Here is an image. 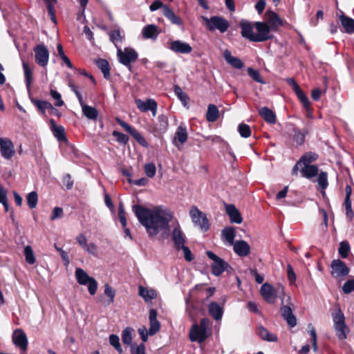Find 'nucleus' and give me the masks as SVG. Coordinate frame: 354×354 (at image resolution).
<instances>
[{
	"instance_id": "obj_1",
	"label": "nucleus",
	"mask_w": 354,
	"mask_h": 354,
	"mask_svg": "<svg viewBox=\"0 0 354 354\" xmlns=\"http://www.w3.org/2000/svg\"><path fill=\"white\" fill-rule=\"evenodd\" d=\"M133 211L139 222L146 228L150 237L160 233L162 239L169 236V223L173 218V214L167 207L157 206L149 209L140 205H134Z\"/></svg>"
},
{
	"instance_id": "obj_2",
	"label": "nucleus",
	"mask_w": 354,
	"mask_h": 354,
	"mask_svg": "<svg viewBox=\"0 0 354 354\" xmlns=\"http://www.w3.org/2000/svg\"><path fill=\"white\" fill-rule=\"evenodd\" d=\"M261 294L264 299L270 304H273L277 297L281 299L283 303L285 297L284 287L278 284L276 288H274L272 285L266 283L261 287Z\"/></svg>"
},
{
	"instance_id": "obj_3",
	"label": "nucleus",
	"mask_w": 354,
	"mask_h": 354,
	"mask_svg": "<svg viewBox=\"0 0 354 354\" xmlns=\"http://www.w3.org/2000/svg\"><path fill=\"white\" fill-rule=\"evenodd\" d=\"M75 274L77 282L80 285H87L88 292L91 295H94L97 289V283L96 280L88 276V274L80 268H76Z\"/></svg>"
},
{
	"instance_id": "obj_4",
	"label": "nucleus",
	"mask_w": 354,
	"mask_h": 354,
	"mask_svg": "<svg viewBox=\"0 0 354 354\" xmlns=\"http://www.w3.org/2000/svg\"><path fill=\"white\" fill-rule=\"evenodd\" d=\"M189 216L192 222L203 232H207L209 229V220L205 213L201 212L196 206H192L189 210Z\"/></svg>"
},
{
	"instance_id": "obj_5",
	"label": "nucleus",
	"mask_w": 354,
	"mask_h": 354,
	"mask_svg": "<svg viewBox=\"0 0 354 354\" xmlns=\"http://www.w3.org/2000/svg\"><path fill=\"white\" fill-rule=\"evenodd\" d=\"M333 320L335 333L338 339L340 340L346 339L348 328L345 323V317L340 309H338L335 313L333 314Z\"/></svg>"
},
{
	"instance_id": "obj_6",
	"label": "nucleus",
	"mask_w": 354,
	"mask_h": 354,
	"mask_svg": "<svg viewBox=\"0 0 354 354\" xmlns=\"http://www.w3.org/2000/svg\"><path fill=\"white\" fill-rule=\"evenodd\" d=\"M207 256L213 261L212 264V273L215 276L221 275L224 271L232 270L230 266L223 259L216 255L212 251H207Z\"/></svg>"
},
{
	"instance_id": "obj_7",
	"label": "nucleus",
	"mask_w": 354,
	"mask_h": 354,
	"mask_svg": "<svg viewBox=\"0 0 354 354\" xmlns=\"http://www.w3.org/2000/svg\"><path fill=\"white\" fill-rule=\"evenodd\" d=\"M203 19L205 21L207 29L210 31L216 29L221 32H225L230 27V24L227 20L221 17L213 16L209 19L204 17Z\"/></svg>"
},
{
	"instance_id": "obj_8",
	"label": "nucleus",
	"mask_w": 354,
	"mask_h": 354,
	"mask_svg": "<svg viewBox=\"0 0 354 354\" xmlns=\"http://www.w3.org/2000/svg\"><path fill=\"white\" fill-rule=\"evenodd\" d=\"M117 56L121 64L128 66L129 68L131 69V64L138 59V55L133 48H125L124 50H122L120 48H118Z\"/></svg>"
},
{
	"instance_id": "obj_9",
	"label": "nucleus",
	"mask_w": 354,
	"mask_h": 354,
	"mask_svg": "<svg viewBox=\"0 0 354 354\" xmlns=\"http://www.w3.org/2000/svg\"><path fill=\"white\" fill-rule=\"evenodd\" d=\"M254 27L257 31L254 35V42H263L273 37L270 34L272 28L265 22L257 21L254 23Z\"/></svg>"
},
{
	"instance_id": "obj_10",
	"label": "nucleus",
	"mask_w": 354,
	"mask_h": 354,
	"mask_svg": "<svg viewBox=\"0 0 354 354\" xmlns=\"http://www.w3.org/2000/svg\"><path fill=\"white\" fill-rule=\"evenodd\" d=\"M331 275L335 278L346 277L350 272L349 268L340 259H334L331 264Z\"/></svg>"
},
{
	"instance_id": "obj_11",
	"label": "nucleus",
	"mask_w": 354,
	"mask_h": 354,
	"mask_svg": "<svg viewBox=\"0 0 354 354\" xmlns=\"http://www.w3.org/2000/svg\"><path fill=\"white\" fill-rule=\"evenodd\" d=\"M0 153L6 160L11 159L15 153V146L12 141L8 138H0Z\"/></svg>"
},
{
	"instance_id": "obj_12",
	"label": "nucleus",
	"mask_w": 354,
	"mask_h": 354,
	"mask_svg": "<svg viewBox=\"0 0 354 354\" xmlns=\"http://www.w3.org/2000/svg\"><path fill=\"white\" fill-rule=\"evenodd\" d=\"M117 123L120 125L125 131L130 133L135 140L142 146L147 147L148 143L145 138L134 128L130 126L128 123L125 122L119 118H116Z\"/></svg>"
},
{
	"instance_id": "obj_13",
	"label": "nucleus",
	"mask_w": 354,
	"mask_h": 354,
	"mask_svg": "<svg viewBox=\"0 0 354 354\" xmlns=\"http://www.w3.org/2000/svg\"><path fill=\"white\" fill-rule=\"evenodd\" d=\"M35 62L41 66H46L49 59V52L44 44H38L34 48Z\"/></svg>"
},
{
	"instance_id": "obj_14",
	"label": "nucleus",
	"mask_w": 354,
	"mask_h": 354,
	"mask_svg": "<svg viewBox=\"0 0 354 354\" xmlns=\"http://www.w3.org/2000/svg\"><path fill=\"white\" fill-rule=\"evenodd\" d=\"M187 127L184 124H180L176 129L172 142L178 149H180L187 142Z\"/></svg>"
},
{
	"instance_id": "obj_15",
	"label": "nucleus",
	"mask_w": 354,
	"mask_h": 354,
	"mask_svg": "<svg viewBox=\"0 0 354 354\" xmlns=\"http://www.w3.org/2000/svg\"><path fill=\"white\" fill-rule=\"evenodd\" d=\"M136 104L140 111L147 112L150 111L153 116H156L158 104L153 99H148L146 101L138 99L136 100Z\"/></svg>"
},
{
	"instance_id": "obj_16",
	"label": "nucleus",
	"mask_w": 354,
	"mask_h": 354,
	"mask_svg": "<svg viewBox=\"0 0 354 354\" xmlns=\"http://www.w3.org/2000/svg\"><path fill=\"white\" fill-rule=\"evenodd\" d=\"M169 49L176 53L189 54L192 51L189 44L180 40L171 41L169 42Z\"/></svg>"
},
{
	"instance_id": "obj_17",
	"label": "nucleus",
	"mask_w": 354,
	"mask_h": 354,
	"mask_svg": "<svg viewBox=\"0 0 354 354\" xmlns=\"http://www.w3.org/2000/svg\"><path fill=\"white\" fill-rule=\"evenodd\" d=\"M171 238L176 250H180V248H183V246L185 245L186 236L178 223H177L171 232Z\"/></svg>"
},
{
	"instance_id": "obj_18",
	"label": "nucleus",
	"mask_w": 354,
	"mask_h": 354,
	"mask_svg": "<svg viewBox=\"0 0 354 354\" xmlns=\"http://www.w3.org/2000/svg\"><path fill=\"white\" fill-rule=\"evenodd\" d=\"M209 335V333L202 330L197 324H194L192 326L189 331V339L192 342L202 343Z\"/></svg>"
},
{
	"instance_id": "obj_19",
	"label": "nucleus",
	"mask_w": 354,
	"mask_h": 354,
	"mask_svg": "<svg viewBox=\"0 0 354 354\" xmlns=\"http://www.w3.org/2000/svg\"><path fill=\"white\" fill-rule=\"evenodd\" d=\"M14 344L22 351H26L28 347V339L26 333L21 329H16L12 335Z\"/></svg>"
},
{
	"instance_id": "obj_20",
	"label": "nucleus",
	"mask_w": 354,
	"mask_h": 354,
	"mask_svg": "<svg viewBox=\"0 0 354 354\" xmlns=\"http://www.w3.org/2000/svg\"><path fill=\"white\" fill-rule=\"evenodd\" d=\"M239 26L241 29V36L250 41L254 42L255 33L253 31V26L248 20L243 19L239 23Z\"/></svg>"
},
{
	"instance_id": "obj_21",
	"label": "nucleus",
	"mask_w": 354,
	"mask_h": 354,
	"mask_svg": "<svg viewBox=\"0 0 354 354\" xmlns=\"http://www.w3.org/2000/svg\"><path fill=\"white\" fill-rule=\"evenodd\" d=\"M281 313V316L290 327H294L297 325L296 317L293 315L292 308L290 306L282 305Z\"/></svg>"
},
{
	"instance_id": "obj_22",
	"label": "nucleus",
	"mask_w": 354,
	"mask_h": 354,
	"mask_svg": "<svg viewBox=\"0 0 354 354\" xmlns=\"http://www.w3.org/2000/svg\"><path fill=\"white\" fill-rule=\"evenodd\" d=\"M160 32L158 26L154 24L147 25L142 30V35L147 39L156 40Z\"/></svg>"
},
{
	"instance_id": "obj_23",
	"label": "nucleus",
	"mask_w": 354,
	"mask_h": 354,
	"mask_svg": "<svg viewBox=\"0 0 354 354\" xmlns=\"http://www.w3.org/2000/svg\"><path fill=\"white\" fill-rule=\"evenodd\" d=\"M232 245L234 252L240 257H246L250 252V246L245 241H236Z\"/></svg>"
},
{
	"instance_id": "obj_24",
	"label": "nucleus",
	"mask_w": 354,
	"mask_h": 354,
	"mask_svg": "<svg viewBox=\"0 0 354 354\" xmlns=\"http://www.w3.org/2000/svg\"><path fill=\"white\" fill-rule=\"evenodd\" d=\"M149 322L150 327L149 329V335H153L159 331L160 328V322L157 319V312L155 309H151L149 310Z\"/></svg>"
},
{
	"instance_id": "obj_25",
	"label": "nucleus",
	"mask_w": 354,
	"mask_h": 354,
	"mask_svg": "<svg viewBox=\"0 0 354 354\" xmlns=\"http://www.w3.org/2000/svg\"><path fill=\"white\" fill-rule=\"evenodd\" d=\"M225 209L227 215L230 217V221L232 223L240 224L243 221V218L237 209V208L232 204L226 205Z\"/></svg>"
},
{
	"instance_id": "obj_26",
	"label": "nucleus",
	"mask_w": 354,
	"mask_h": 354,
	"mask_svg": "<svg viewBox=\"0 0 354 354\" xmlns=\"http://www.w3.org/2000/svg\"><path fill=\"white\" fill-rule=\"evenodd\" d=\"M266 19L268 24L270 25V28L272 30H277L279 26L283 25L281 19L279 18L278 15L273 11L268 10L266 14Z\"/></svg>"
},
{
	"instance_id": "obj_27",
	"label": "nucleus",
	"mask_w": 354,
	"mask_h": 354,
	"mask_svg": "<svg viewBox=\"0 0 354 354\" xmlns=\"http://www.w3.org/2000/svg\"><path fill=\"white\" fill-rule=\"evenodd\" d=\"M51 124V130L54 136L59 142H67L68 140L65 135L64 128L62 126H57L53 119L50 120Z\"/></svg>"
},
{
	"instance_id": "obj_28",
	"label": "nucleus",
	"mask_w": 354,
	"mask_h": 354,
	"mask_svg": "<svg viewBox=\"0 0 354 354\" xmlns=\"http://www.w3.org/2000/svg\"><path fill=\"white\" fill-rule=\"evenodd\" d=\"M209 315L216 320L219 321L223 315V308L216 302H211L208 305Z\"/></svg>"
},
{
	"instance_id": "obj_29",
	"label": "nucleus",
	"mask_w": 354,
	"mask_h": 354,
	"mask_svg": "<svg viewBox=\"0 0 354 354\" xmlns=\"http://www.w3.org/2000/svg\"><path fill=\"white\" fill-rule=\"evenodd\" d=\"M259 115L263 118V120L269 124L276 123V115L275 113L267 106H263L259 110Z\"/></svg>"
},
{
	"instance_id": "obj_30",
	"label": "nucleus",
	"mask_w": 354,
	"mask_h": 354,
	"mask_svg": "<svg viewBox=\"0 0 354 354\" xmlns=\"http://www.w3.org/2000/svg\"><path fill=\"white\" fill-rule=\"evenodd\" d=\"M223 57L226 62L234 68L241 69L243 67V62L240 59L232 56L230 50H225L223 53Z\"/></svg>"
},
{
	"instance_id": "obj_31",
	"label": "nucleus",
	"mask_w": 354,
	"mask_h": 354,
	"mask_svg": "<svg viewBox=\"0 0 354 354\" xmlns=\"http://www.w3.org/2000/svg\"><path fill=\"white\" fill-rule=\"evenodd\" d=\"M339 18L344 31L348 34L354 33V20L344 13H342Z\"/></svg>"
},
{
	"instance_id": "obj_32",
	"label": "nucleus",
	"mask_w": 354,
	"mask_h": 354,
	"mask_svg": "<svg viewBox=\"0 0 354 354\" xmlns=\"http://www.w3.org/2000/svg\"><path fill=\"white\" fill-rule=\"evenodd\" d=\"M319 169L317 165H304L301 169V174L303 178L310 179L318 175Z\"/></svg>"
},
{
	"instance_id": "obj_33",
	"label": "nucleus",
	"mask_w": 354,
	"mask_h": 354,
	"mask_svg": "<svg viewBox=\"0 0 354 354\" xmlns=\"http://www.w3.org/2000/svg\"><path fill=\"white\" fill-rule=\"evenodd\" d=\"M162 15L170 21L173 24L181 26L183 24L181 19L179 17L171 10V9L167 6H165L162 10Z\"/></svg>"
},
{
	"instance_id": "obj_34",
	"label": "nucleus",
	"mask_w": 354,
	"mask_h": 354,
	"mask_svg": "<svg viewBox=\"0 0 354 354\" xmlns=\"http://www.w3.org/2000/svg\"><path fill=\"white\" fill-rule=\"evenodd\" d=\"M235 236H236L235 230L233 227H225L221 232L222 238L230 245H232L234 243Z\"/></svg>"
},
{
	"instance_id": "obj_35",
	"label": "nucleus",
	"mask_w": 354,
	"mask_h": 354,
	"mask_svg": "<svg viewBox=\"0 0 354 354\" xmlns=\"http://www.w3.org/2000/svg\"><path fill=\"white\" fill-rule=\"evenodd\" d=\"M257 333L263 340L271 342H275L277 341V336L274 333H270L266 328L262 326L258 327Z\"/></svg>"
},
{
	"instance_id": "obj_36",
	"label": "nucleus",
	"mask_w": 354,
	"mask_h": 354,
	"mask_svg": "<svg viewBox=\"0 0 354 354\" xmlns=\"http://www.w3.org/2000/svg\"><path fill=\"white\" fill-rule=\"evenodd\" d=\"M139 295L142 297L145 301L148 302L155 299L157 294L153 289H149L140 286L139 287Z\"/></svg>"
},
{
	"instance_id": "obj_37",
	"label": "nucleus",
	"mask_w": 354,
	"mask_h": 354,
	"mask_svg": "<svg viewBox=\"0 0 354 354\" xmlns=\"http://www.w3.org/2000/svg\"><path fill=\"white\" fill-rule=\"evenodd\" d=\"M83 114L89 120H95L97 118V110L89 105L85 104L84 102L80 104Z\"/></svg>"
},
{
	"instance_id": "obj_38",
	"label": "nucleus",
	"mask_w": 354,
	"mask_h": 354,
	"mask_svg": "<svg viewBox=\"0 0 354 354\" xmlns=\"http://www.w3.org/2000/svg\"><path fill=\"white\" fill-rule=\"evenodd\" d=\"M30 100L43 115H46V110H49V108H51V104L47 101L35 98H32Z\"/></svg>"
},
{
	"instance_id": "obj_39",
	"label": "nucleus",
	"mask_w": 354,
	"mask_h": 354,
	"mask_svg": "<svg viewBox=\"0 0 354 354\" xmlns=\"http://www.w3.org/2000/svg\"><path fill=\"white\" fill-rule=\"evenodd\" d=\"M219 111L216 106L209 104L206 113V119L209 122H214L218 118Z\"/></svg>"
},
{
	"instance_id": "obj_40",
	"label": "nucleus",
	"mask_w": 354,
	"mask_h": 354,
	"mask_svg": "<svg viewBox=\"0 0 354 354\" xmlns=\"http://www.w3.org/2000/svg\"><path fill=\"white\" fill-rule=\"evenodd\" d=\"M97 67L102 71L104 77L106 80L110 77V67L109 62L104 59H98L96 60Z\"/></svg>"
},
{
	"instance_id": "obj_41",
	"label": "nucleus",
	"mask_w": 354,
	"mask_h": 354,
	"mask_svg": "<svg viewBox=\"0 0 354 354\" xmlns=\"http://www.w3.org/2000/svg\"><path fill=\"white\" fill-rule=\"evenodd\" d=\"M22 66L24 71L26 85L28 90H30L32 80V72L28 63L23 61Z\"/></svg>"
},
{
	"instance_id": "obj_42",
	"label": "nucleus",
	"mask_w": 354,
	"mask_h": 354,
	"mask_svg": "<svg viewBox=\"0 0 354 354\" xmlns=\"http://www.w3.org/2000/svg\"><path fill=\"white\" fill-rule=\"evenodd\" d=\"M317 158L318 155L316 153L309 151L300 158L299 163H302L304 165H309L311 162L317 160Z\"/></svg>"
},
{
	"instance_id": "obj_43",
	"label": "nucleus",
	"mask_w": 354,
	"mask_h": 354,
	"mask_svg": "<svg viewBox=\"0 0 354 354\" xmlns=\"http://www.w3.org/2000/svg\"><path fill=\"white\" fill-rule=\"evenodd\" d=\"M168 128V118L165 115H160L158 118V124H156V130L160 133H165Z\"/></svg>"
},
{
	"instance_id": "obj_44",
	"label": "nucleus",
	"mask_w": 354,
	"mask_h": 354,
	"mask_svg": "<svg viewBox=\"0 0 354 354\" xmlns=\"http://www.w3.org/2000/svg\"><path fill=\"white\" fill-rule=\"evenodd\" d=\"M317 183L322 190L324 191L328 186V174L326 171L318 173Z\"/></svg>"
},
{
	"instance_id": "obj_45",
	"label": "nucleus",
	"mask_w": 354,
	"mask_h": 354,
	"mask_svg": "<svg viewBox=\"0 0 354 354\" xmlns=\"http://www.w3.org/2000/svg\"><path fill=\"white\" fill-rule=\"evenodd\" d=\"M174 91L175 95L182 102V103L184 105H186L187 101L189 100L188 95L182 90V88L178 85H175L174 86Z\"/></svg>"
},
{
	"instance_id": "obj_46",
	"label": "nucleus",
	"mask_w": 354,
	"mask_h": 354,
	"mask_svg": "<svg viewBox=\"0 0 354 354\" xmlns=\"http://www.w3.org/2000/svg\"><path fill=\"white\" fill-rule=\"evenodd\" d=\"M248 75L255 82H259L262 84H265L266 82L262 78L260 73L257 70H254L251 67L248 68L247 69Z\"/></svg>"
},
{
	"instance_id": "obj_47",
	"label": "nucleus",
	"mask_w": 354,
	"mask_h": 354,
	"mask_svg": "<svg viewBox=\"0 0 354 354\" xmlns=\"http://www.w3.org/2000/svg\"><path fill=\"white\" fill-rule=\"evenodd\" d=\"M292 131L294 140L298 145H303L305 142V133L295 127H293Z\"/></svg>"
},
{
	"instance_id": "obj_48",
	"label": "nucleus",
	"mask_w": 354,
	"mask_h": 354,
	"mask_svg": "<svg viewBox=\"0 0 354 354\" xmlns=\"http://www.w3.org/2000/svg\"><path fill=\"white\" fill-rule=\"evenodd\" d=\"M109 36L111 41L113 42L117 48H118L117 46L118 42H121L123 39V36L122 35L120 30L117 29L110 31L109 32Z\"/></svg>"
},
{
	"instance_id": "obj_49",
	"label": "nucleus",
	"mask_w": 354,
	"mask_h": 354,
	"mask_svg": "<svg viewBox=\"0 0 354 354\" xmlns=\"http://www.w3.org/2000/svg\"><path fill=\"white\" fill-rule=\"evenodd\" d=\"M351 248L348 242L342 241L339 244L338 252L342 258L346 259L348 256Z\"/></svg>"
},
{
	"instance_id": "obj_50",
	"label": "nucleus",
	"mask_w": 354,
	"mask_h": 354,
	"mask_svg": "<svg viewBox=\"0 0 354 354\" xmlns=\"http://www.w3.org/2000/svg\"><path fill=\"white\" fill-rule=\"evenodd\" d=\"M133 329L130 327H127L122 330V341L123 344L129 345L132 341V333Z\"/></svg>"
},
{
	"instance_id": "obj_51",
	"label": "nucleus",
	"mask_w": 354,
	"mask_h": 354,
	"mask_svg": "<svg viewBox=\"0 0 354 354\" xmlns=\"http://www.w3.org/2000/svg\"><path fill=\"white\" fill-rule=\"evenodd\" d=\"M295 93L297 95L298 99L303 104L305 109H308L310 108V102L308 98L303 92V91L299 88L298 90L295 91Z\"/></svg>"
},
{
	"instance_id": "obj_52",
	"label": "nucleus",
	"mask_w": 354,
	"mask_h": 354,
	"mask_svg": "<svg viewBox=\"0 0 354 354\" xmlns=\"http://www.w3.org/2000/svg\"><path fill=\"white\" fill-rule=\"evenodd\" d=\"M24 255L28 263L32 265L35 263V258L32 248L27 245L24 248Z\"/></svg>"
},
{
	"instance_id": "obj_53",
	"label": "nucleus",
	"mask_w": 354,
	"mask_h": 354,
	"mask_svg": "<svg viewBox=\"0 0 354 354\" xmlns=\"http://www.w3.org/2000/svg\"><path fill=\"white\" fill-rule=\"evenodd\" d=\"M28 205L30 209H33L37 206L38 201V196L36 192H31L26 197Z\"/></svg>"
},
{
	"instance_id": "obj_54",
	"label": "nucleus",
	"mask_w": 354,
	"mask_h": 354,
	"mask_svg": "<svg viewBox=\"0 0 354 354\" xmlns=\"http://www.w3.org/2000/svg\"><path fill=\"white\" fill-rule=\"evenodd\" d=\"M238 131L241 136L243 138H248L251 135L250 126L245 123H241L239 125Z\"/></svg>"
},
{
	"instance_id": "obj_55",
	"label": "nucleus",
	"mask_w": 354,
	"mask_h": 354,
	"mask_svg": "<svg viewBox=\"0 0 354 354\" xmlns=\"http://www.w3.org/2000/svg\"><path fill=\"white\" fill-rule=\"evenodd\" d=\"M109 343L120 353H121L122 352V349L121 345L120 344V339L118 335H114V334L111 335L109 336Z\"/></svg>"
},
{
	"instance_id": "obj_56",
	"label": "nucleus",
	"mask_w": 354,
	"mask_h": 354,
	"mask_svg": "<svg viewBox=\"0 0 354 354\" xmlns=\"http://www.w3.org/2000/svg\"><path fill=\"white\" fill-rule=\"evenodd\" d=\"M112 134L115 138L116 141L121 145H127L129 142V137L121 132L113 131Z\"/></svg>"
},
{
	"instance_id": "obj_57",
	"label": "nucleus",
	"mask_w": 354,
	"mask_h": 354,
	"mask_svg": "<svg viewBox=\"0 0 354 354\" xmlns=\"http://www.w3.org/2000/svg\"><path fill=\"white\" fill-rule=\"evenodd\" d=\"M57 0L45 1L46 3L48 14L51 17V20L55 23L56 22V19H55V10L54 9V4H55L57 3Z\"/></svg>"
},
{
	"instance_id": "obj_58",
	"label": "nucleus",
	"mask_w": 354,
	"mask_h": 354,
	"mask_svg": "<svg viewBox=\"0 0 354 354\" xmlns=\"http://www.w3.org/2000/svg\"><path fill=\"white\" fill-rule=\"evenodd\" d=\"M145 172L149 178H153L156 172V168L153 163H147L144 166Z\"/></svg>"
},
{
	"instance_id": "obj_59",
	"label": "nucleus",
	"mask_w": 354,
	"mask_h": 354,
	"mask_svg": "<svg viewBox=\"0 0 354 354\" xmlns=\"http://www.w3.org/2000/svg\"><path fill=\"white\" fill-rule=\"evenodd\" d=\"M118 217L120 219V221L122 225V227H126L127 225V219L125 216V211L124 207L122 203H120L119 207H118Z\"/></svg>"
},
{
	"instance_id": "obj_60",
	"label": "nucleus",
	"mask_w": 354,
	"mask_h": 354,
	"mask_svg": "<svg viewBox=\"0 0 354 354\" xmlns=\"http://www.w3.org/2000/svg\"><path fill=\"white\" fill-rule=\"evenodd\" d=\"M200 328L202 330L209 333V335L211 333V327H210V322L208 318L204 317L201 319L200 325H198Z\"/></svg>"
},
{
	"instance_id": "obj_61",
	"label": "nucleus",
	"mask_w": 354,
	"mask_h": 354,
	"mask_svg": "<svg viewBox=\"0 0 354 354\" xmlns=\"http://www.w3.org/2000/svg\"><path fill=\"white\" fill-rule=\"evenodd\" d=\"M342 290L346 294H349L354 290V279L346 281L342 287Z\"/></svg>"
},
{
	"instance_id": "obj_62",
	"label": "nucleus",
	"mask_w": 354,
	"mask_h": 354,
	"mask_svg": "<svg viewBox=\"0 0 354 354\" xmlns=\"http://www.w3.org/2000/svg\"><path fill=\"white\" fill-rule=\"evenodd\" d=\"M50 95L56 100V102L55 104L56 106H62L64 104V101L62 100L61 95L57 91L51 89Z\"/></svg>"
},
{
	"instance_id": "obj_63",
	"label": "nucleus",
	"mask_w": 354,
	"mask_h": 354,
	"mask_svg": "<svg viewBox=\"0 0 354 354\" xmlns=\"http://www.w3.org/2000/svg\"><path fill=\"white\" fill-rule=\"evenodd\" d=\"M62 183L66 186L68 190L71 189L74 184L73 180L72 179L71 176L69 174H67L65 176H64L62 178Z\"/></svg>"
},
{
	"instance_id": "obj_64",
	"label": "nucleus",
	"mask_w": 354,
	"mask_h": 354,
	"mask_svg": "<svg viewBox=\"0 0 354 354\" xmlns=\"http://www.w3.org/2000/svg\"><path fill=\"white\" fill-rule=\"evenodd\" d=\"M104 294L110 298V303H113L115 295V291L109 285L104 286Z\"/></svg>"
}]
</instances>
